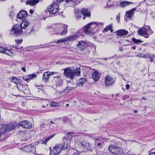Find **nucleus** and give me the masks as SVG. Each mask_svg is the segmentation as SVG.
<instances>
[{"mask_svg":"<svg viewBox=\"0 0 155 155\" xmlns=\"http://www.w3.org/2000/svg\"><path fill=\"white\" fill-rule=\"evenodd\" d=\"M132 48H133L134 50H135L136 48V46H134L133 47H132Z\"/></svg>","mask_w":155,"mask_h":155,"instance_id":"338daca9","label":"nucleus"},{"mask_svg":"<svg viewBox=\"0 0 155 155\" xmlns=\"http://www.w3.org/2000/svg\"><path fill=\"white\" fill-rule=\"evenodd\" d=\"M19 124L25 129H31L32 127L31 124L28 120L21 121L19 122Z\"/></svg>","mask_w":155,"mask_h":155,"instance_id":"6e6552de","label":"nucleus"},{"mask_svg":"<svg viewBox=\"0 0 155 155\" xmlns=\"http://www.w3.org/2000/svg\"><path fill=\"white\" fill-rule=\"evenodd\" d=\"M142 100H146V98L145 97H143L142 98Z\"/></svg>","mask_w":155,"mask_h":155,"instance_id":"0e129e2a","label":"nucleus"},{"mask_svg":"<svg viewBox=\"0 0 155 155\" xmlns=\"http://www.w3.org/2000/svg\"><path fill=\"white\" fill-rule=\"evenodd\" d=\"M48 9L51 14H55L59 10L58 4L56 3L51 4L48 7Z\"/></svg>","mask_w":155,"mask_h":155,"instance_id":"20e7f679","label":"nucleus"},{"mask_svg":"<svg viewBox=\"0 0 155 155\" xmlns=\"http://www.w3.org/2000/svg\"><path fill=\"white\" fill-rule=\"evenodd\" d=\"M137 56L143 58H151V57L149 54H144L141 53H138L137 55Z\"/></svg>","mask_w":155,"mask_h":155,"instance_id":"c85d7f7f","label":"nucleus"},{"mask_svg":"<svg viewBox=\"0 0 155 155\" xmlns=\"http://www.w3.org/2000/svg\"><path fill=\"white\" fill-rule=\"evenodd\" d=\"M66 41V40H65V38H61V39L58 40L56 42V43L57 44H59L60 43H64Z\"/></svg>","mask_w":155,"mask_h":155,"instance_id":"c9c22d12","label":"nucleus"},{"mask_svg":"<svg viewBox=\"0 0 155 155\" xmlns=\"http://www.w3.org/2000/svg\"><path fill=\"white\" fill-rule=\"evenodd\" d=\"M48 73L50 76L51 75H53L54 74H57L58 73L56 72H51L48 71Z\"/></svg>","mask_w":155,"mask_h":155,"instance_id":"603ef678","label":"nucleus"},{"mask_svg":"<svg viewBox=\"0 0 155 155\" xmlns=\"http://www.w3.org/2000/svg\"><path fill=\"white\" fill-rule=\"evenodd\" d=\"M29 13L31 14H33L34 12V11L32 9H31L29 10Z\"/></svg>","mask_w":155,"mask_h":155,"instance_id":"4d7b16f0","label":"nucleus"},{"mask_svg":"<svg viewBox=\"0 0 155 155\" xmlns=\"http://www.w3.org/2000/svg\"><path fill=\"white\" fill-rule=\"evenodd\" d=\"M55 46V45H52L51 44H49L48 45V46H46L45 47L46 48H49V47H51V46Z\"/></svg>","mask_w":155,"mask_h":155,"instance_id":"bf43d9fd","label":"nucleus"},{"mask_svg":"<svg viewBox=\"0 0 155 155\" xmlns=\"http://www.w3.org/2000/svg\"><path fill=\"white\" fill-rule=\"evenodd\" d=\"M109 150L112 153L117 154L122 152L121 148L117 147L113 145L110 146L108 148Z\"/></svg>","mask_w":155,"mask_h":155,"instance_id":"423d86ee","label":"nucleus"},{"mask_svg":"<svg viewBox=\"0 0 155 155\" xmlns=\"http://www.w3.org/2000/svg\"><path fill=\"white\" fill-rule=\"evenodd\" d=\"M116 32L117 35L120 37L125 36L128 35L129 33L128 31L124 29L118 30Z\"/></svg>","mask_w":155,"mask_h":155,"instance_id":"4468645a","label":"nucleus"},{"mask_svg":"<svg viewBox=\"0 0 155 155\" xmlns=\"http://www.w3.org/2000/svg\"><path fill=\"white\" fill-rule=\"evenodd\" d=\"M88 25H89V26H90L93 30L94 28H95L97 25H99L100 26H102L103 25V24L101 23L95 22L89 23Z\"/></svg>","mask_w":155,"mask_h":155,"instance_id":"dca6fc26","label":"nucleus"},{"mask_svg":"<svg viewBox=\"0 0 155 155\" xmlns=\"http://www.w3.org/2000/svg\"><path fill=\"white\" fill-rule=\"evenodd\" d=\"M71 150L73 152L74 155H79V152L75 150L71 149Z\"/></svg>","mask_w":155,"mask_h":155,"instance_id":"ea45409f","label":"nucleus"},{"mask_svg":"<svg viewBox=\"0 0 155 155\" xmlns=\"http://www.w3.org/2000/svg\"><path fill=\"white\" fill-rule=\"evenodd\" d=\"M39 2V0H27L26 4L31 6H34Z\"/></svg>","mask_w":155,"mask_h":155,"instance_id":"aec40b11","label":"nucleus"},{"mask_svg":"<svg viewBox=\"0 0 155 155\" xmlns=\"http://www.w3.org/2000/svg\"><path fill=\"white\" fill-rule=\"evenodd\" d=\"M35 86L36 87H37L38 86H39V87H43V85L42 84H41L40 86H39V85H35Z\"/></svg>","mask_w":155,"mask_h":155,"instance_id":"69168bd1","label":"nucleus"},{"mask_svg":"<svg viewBox=\"0 0 155 155\" xmlns=\"http://www.w3.org/2000/svg\"><path fill=\"white\" fill-rule=\"evenodd\" d=\"M87 44L85 42L81 41H79L77 46L80 51H82L85 50L87 46Z\"/></svg>","mask_w":155,"mask_h":155,"instance_id":"9b49d317","label":"nucleus"},{"mask_svg":"<svg viewBox=\"0 0 155 155\" xmlns=\"http://www.w3.org/2000/svg\"><path fill=\"white\" fill-rule=\"evenodd\" d=\"M23 32V31L20 25L16 24L13 25L11 30V33L16 36L21 35Z\"/></svg>","mask_w":155,"mask_h":155,"instance_id":"7ed1b4c3","label":"nucleus"},{"mask_svg":"<svg viewBox=\"0 0 155 155\" xmlns=\"http://www.w3.org/2000/svg\"><path fill=\"white\" fill-rule=\"evenodd\" d=\"M126 87L127 89H129L130 87V85L129 84H127L126 85Z\"/></svg>","mask_w":155,"mask_h":155,"instance_id":"6e6d98bb","label":"nucleus"},{"mask_svg":"<svg viewBox=\"0 0 155 155\" xmlns=\"http://www.w3.org/2000/svg\"><path fill=\"white\" fill-rule=\"evenodd\" d=\"M64 74L68 78L73 79L74 78V72L73 70L70 68H67L64 69Z\"/></svg>","mask_w":155,"mask_h":155,"instance_id":"39448f33","label":"nucleus"},{"mask_svg":"<svg viewBox=\"0 0 155 155\" xmlns=\"http://www.w3.org/2000/svg\"><path fill=\"white\" fill-rule=\"evenodd\" d=\"M92 78L94 81H97L99 78L98 72L96 71H94L92 73Z\"/></svg>","mask_w":155,"mask_h":155,"instance_id":"a211bd4d","label":"nucleus"},{"mask_svg":"<svg viewBox=\"0 0 155 155\" xmlns=\"http://www.w3.org/2000/svg\"><path fill=\"white\" fill-rule=\"evenodd\" d=\"M29 25V23L28 21L26 20H23L20 26L22 29H25Z\"/></svg>","mask_w":155,"mask_h":155,"instance_id":"b1692460","label":"nucleus"},{"mask_svg":"<svg viewBox=\"0 0 155 155\" xmlns=\"http://www.w3.org/2000/svg\"><path fill=\"white\" fill-rule=\"evenodd\" d=\"M54 34H58L63 35H66L68 32V26L63 24H55L53 25Z\"/></svg>","mask_w":155,"mask_h":155,"instance_id":"f257e3e1","label":"nucleus"},{"mask_svg":"<svg viewBox=\"0 0 155 155\" xmlns=\"http://www.w3.org/2000/svg\"><path fill=\"white\" fill-rule=\"evenodd\" d=\"M115 80L109 75H106L105 78L106 85L107 86L111 85L114 83Z\"/></svg>","mask_w":155,"mask_h":155,"instance_id":"1a4fd4ad","label":"nucleus"},{"mask_svg":"<svg viewBox=\"0 0 155 155\" xmlns=\"http://www.w3.org/2000/svg\"><path fill=\"white\" fill-rule=\"evenodd\" d=\"M76 136L75 134L73 132H69L67 134V137L68 140H71L72 137Z\"/></svg>","mask_w":155,"mask_h":155,"instance_id":"c756f323","label":"nucleus"},{"mask_svg":"<svg viewBox=\"0 0 155 155\" xmlns=\"http://www.w3.org/2000/svg\"><path fill=\"white\" fill-rule=\"evenodd\" d=\"M3 53L5 54L6 55L11 57H13L14 56V53L11 50L7 49H5Z\"/></svg>","mask_w":155,"mask_h":155,"instance_id":"a878e982","label":"nucleus"},{"mask_svg":"<svg viewBox=\"0 0 155 155\" xmlns=\"http://www.w3.org/2000/svg\"><path fill=\"white\" fill-rule=\"evenodd\" d=\"M150 62H152L153 61V59L152 58H151L150 59Z\"/></svg>","mask_w":155,"mask_h":155,"instance_id":"774afa93","label":"nucleus"},{"mask_svg":"<svg viewBox=\"0 0 155 155\" xmlns=\"http://www.w3.org/2000/svg\"><path fill=\"white\" fill-rule=\"evenodd\" d=\"M120 14L119 13L116 16V19L117 21V22L119 23L120 22Z\"/></svg>","mask_w":155,"mask_h":155,"instance_id":"a18cd8bd","label":"nucleus"},{"mask_svg":"<svg viewBox=\"0 0 155 155\" xmlns=\"http://www.w3.org/2000/svg\"><path fill=\"white\" fill-rule=\"evenodd\" d=\"M149 155H155V152L151 153Z\"/></svg>","mask_w":155,"mask_h":155,"instance_id":"680f3d73","label":"nucleus"},{"mask_svg":"<svg viewBox=\"0 0 155 155\" xmlns=\"http://www.w3.org/2000/svg\"><path fill=\"white\" fill-rule=\"evenodd\" d=\"M132 40L136 44L142 43L143 42V41H141L140 39H137L134 38H132Z\"/></svg>","mask_w":155,"mask_h":155,"instance_id":"f704fd0d","label":"nucleus"},{"mask_svg":"<svg viewBox=\"0 0 155 155\" xmlns=\"http://www.w3.org/2000/svg\"><path fill=\"white\" fill-rule=\"evenodd\" d=\"M36 76V75L35 74H30L28 76V77L29 78L30 80L32 79L33 78H35Z\"/></svg>","mask_w":155,"mask_h":155,"instance_id":"58836bf2","label":"nucleus"},{"mask_svg":"<svg viewBox=\"0 0 155 155\" xmlns=\"http://www.w3.org/2000/svg\"><path fill=\"white\" fill-rule=\"evenodd\" d=\"M84 32L87 35H93L94 33L92 29L88 24L84 27Z\"/></svg>","mask_w":155,"mask_h":155,"instance_id":"ddd939ff","label":"nucleus"},{"mask_svg":"<svg viewBox=\"0 0 155 155\" xmlns=\"http://www.w3.org/2000/svg\"><path fill=\"white\" fill-rule=\"evenodd\" d=\"M9 129L10 130H13L15 129V127L14 125H12L10 124V125L9 126Z\"/></svg>","mask_w":155,"mask_h":155,"instance_id":"09e8293b","label":"nucleus"},{"mask_svg":"<svg viewBox=\"0 0 155 155\" xmlns=\"http://www.w3.org/2000/svg\"><path fill=\"white\" fill-rule=\"evenodd\" d=\"M23 79L24 81H26L27 82H28L30 80V79L29 78H26L25 77H24L23 78Z\"/></svg>","mask_w":155,"mask_h":155,"instance_id":"8fccbe9b","label":"nucleus"},{"mask_svg":"<svg viewBox=\"0 0 155 155\" xmlns=\"http://www.w3.org/2000/svg\"><path fill=\"white\" fill-rule=\"evenodd\" d=\"M60 75H58L56 77H54V78H59L60 77Z\"/></svg>","mask_w":155,"mask_h":155,"instance_id":"e2e57ef3","label":"nucleus"},{"mask_svg":"<svg viewBox=\"0 0 155 155\" xmlns=\"http://www.w3.org/2000/svg\"><path fill=\"white\" fill-rule=\"evenodd\" d=\"M68 142H64L63 145H61L62 150H65L68 147Z\"/></svg>","mask_w":155,"mask_h":155,"instance_id":"2f4dec72","label":"nucleus"},{"mask_svg":"<svg viewBox=\"0 0 155 155\" xmlns=\"http://www.w3.org/2000/svg\"><path fill=\"white\" fill-rule=\"evenodd\" d=\"M86 81L85 78H80L77 81L76 84L79 86H81Z\"/></svg>","mask_w":155,"mask_h":155,"instance_id":"5701e85b","label":"nucleus"},{"mask_svg":"<svg viewBox=\"0 0 155 155\" xmlns=\"http://www.w3.org/2000/svg\"><path fill=\"white\" fill-rule=\"evenodd\" d=\"M153 32L149 26L143 27L139 29L138 31V33L139 35L146 38H149V35L152 34Z\"/></svg>","mask_w":155,"mask_h":155,"instance_id":"f03ea898","label":"nucleus"},{"mask_svg":"<svg viewBox=\"0 0 155 155\" xmlns=\"http://www.w3.org/2000/svg\"><path fill=\"white\" fill-rule=\"evenodd\" d=\"M54 134H53L51 135L50 137L46 138L44 141V143L46 144L47 142H48L49 140H50L51 138H52L54 136Z\"/></svg>","mask_w":155,"mask_h":155,"instance_id":"e433bc0d","label":"nucleus"},{"mask_svg":"<svg viewBox=\"0 0 155 155\" xmlns=\"http://www.w3.org/2000/svg\"><path fill=\"white\" fill-rule=\"evenodd\" d=\"M5 48L2 47L0 46V53H3L5 50Z\"/></svg>","mask_w":155,"mask_h":155,"instance_id":"de8ad7c7","label":"nucleus"},{"mask_svg":"<svg viewBox=\"0 0 155 155\" xmlns=\"http://www.w3.org/2000/svg\"><path fill=\"white\" fill-rule=\"evenodd\" d=\"M63 83V81L62 79H58L56 81V85L58 87L61 86Z\"/></svg>","mask_w":155,"mask_h":155,"instance_id":"473e14b6","label":"nucleus"},{"mask_svg":"<svg viewBox=\"0 0 155 155\" xmlns=\"http://www.w3.org/2000/svg\"><path fill=\"white\" fill-rule=\"evenodd\" d=\"M15 41L16 42V43L17 44H20L21 43L22 41V39H15Z\"/></svg>","mask_w":155,"mask_h":155,"instance_id":"c03bdc74","label":"nucleus"},{"mask_svg":"<svg viewBox=\"0 0 155 155\" xmlns=\"http://www.w3.org/2000/svg\"><path fill=\"white\" fill-rule=\"evenodd\" d=\"M63 140L64 142H69V140H68V138L67 139V138L65 137H64L63 138Z\"/></svg>","mask_w":155,"mask_h":155,"instance_id":"49530a36","label":"nucleus"},{"mask_svg":"<svg viewBox=\"0 0 155 155\" xmlns=\"http://www.w3.org/2000/svg\"><path fill=\"white\" fill-rule=\"evenodd\" d=\"M25 147L26 148H28L30 149L31 152L33 153H35L33 151H32V150H35V148L34 147H31L30 146H26Z\"/></svg>","mask_w":155,"mask_h":155,"instance_id":"a19ab883","label":"nucleus"},{"mask_svg":"<svg viewBox=\"0 0 155 155\" xmlns=\"http://www.w3.org/2000/svg\"><path fill=\"white\" fill-rule=\"evenodd\" d=\"M74 77L75 75L80 76L81 74V70L80 68H77L74 70Z\"/></svg>","mask_w":155,"mask_h":155,"instance_id":"7c9ffc66","label":"nucleus"},{"mask_svg":"<svg viewBox=\"0 0 155 155\" xmlns=\"http://www.w3.org/2000/svg\"><path fill=\"white\" fill-rule=\"evenodd\" d=\"M79 143L80 146L84 150V151H87L88 150H90L91 145L89 143L86 141L83 140L80 142Z\"/></svg>","mask_w":155,"mask_h":155,"instance_id":"0eeeda50","label":"nucleus"},{"mask_svg":"<svg viewBox=\"0 0 155 155\" xmlns=\"http://www.w3.org/2000/svg\"><path fill=\"white\" fill-rule=\"evenodd\" d=\"M50 77L48 71L45 72L43 74V81L45 82H47L49 80Z\"/></svg>","mask_w":155,"mask_h":155,"instance_id":"4be33fe9","label":"nucleus"},{"mask_svg":"<svg viewBox=\"0 0 155 155\" xmlns=\"http://www.w3.org/2000/svg\"><path fill=\"white\" fill-rule=\"evenodd\" d=\"M61 150V145H57L53 148L52 152L54 155H57L60 153Z\"/></svg>","mask_w":155,"mask_h":155,"instance_id":"9d476101","label":"nucleus"},{"mask_svg":"<svg viewBox=\"0 0 155 155\" xmlns=\"http://www.w3.org/2000/svg\"><path fill=\"white\" fill-rule=\"evenodd\" d=\"M65 1L66 3H70L72 2V0H57V1L58 2H61Z\"/></svg>","mask_w":155,"mask_h":155,"instance_id":"37998d69","label":"nucleus"},{"mask_svg":"<svg viewBox=\"0 0 155 155\" xmlns=\"http://www.w3.org/2000/svg\"><path fill=\"white\" fill-rule=\"evenodd\" d=\"M74 88V87H69V86H68L66 87V88H65V91H66L67 92H68V91H70V90H72L73 88Z\"/></svg>","mask_w":155,"mask_h":155,"instance_id":"79ce46f5","label":"nucleus"},{"mask_svg":"<svg viewBox=\"0 0 155 155\" xmlns=\"http://www.w3.org/2000/svg\"><path fill=\"white\" fill-rule=\"evenodd\" d=\"M27 16V12L25 11L20 12L17 15V17L19 19H25Z\"/></svg>","mask_w":155,"mask_h":155,"instance_id":"f8f14e48","label":"nucleus"},{"mask_svg":"<svg viewBox=\"0 0 155 155\" xmlns=\"http://www.w3.org/2000/svg\"><path fill=\"white\" fill-rule=\"evenodd\" d=\"M17 88L19 90L21 91H23L27 89V86L25 85L20 84L17 86Z\"/></svg>","mask_w":155,"mask_h":155,"instance_id":"cd10ccee","label":"nucleus"},{"mask_svg":"<svg viewBox=\"0 0 155 155\" xmlns=\"http://www.w3.org/2000/svg\"><path fill=\"white\" fill-rule=\"evenodd\" d=\"M46 126V125L44 123H42L40 124V127H41L45 128V127Z\"/></svg>","mask_w":155,"mask_h":155,"instance_id":"3c124183","label":"nucleus"},{"mask_svg":"<svg viewBox=\"0 0 155 155\" xmlns=\"http://www.w3.org/2000/svg\"><path fill=\"white\" fill-rule=\"evenodd\" d=\"M75 15L77 17V18L78 19L79 18H80L81 17V14L79 15L78 12H76Z\"/></svg>","mask_w":155,"mask_h":155,"instance_id":"864d4df0","label":"nucleus"},{"mask_svg":"<svg viewBox=\"0 0 155 155\" xmlns=\"http://www.w3.org/2000/svg\"><path fill=\"white\" fill-rule=\"evenodd\" d=\"M136 10L135 8H133L130 10L126 12L125 18H131L134 15V12Z\"/></svg>","mask_w":155,"mask_h":155,"instance_id":"2eb2a0df","label":"nucleus"},{"mask_svg":"<svg viewBox=\"0 0 155 155\" xmlns=\"http://www.w3.org/2000/svg\"><path fill=\"white\" fill-rule=\"evenodd\" d=\"M78 37L77 35H70L65 37L66 41H73L76 40Z\"/></svg>","mask_w":155,"mask_h":155,"instance_id":"f3484780","label":"nucleus"},{"mask_svg":"<svg viewBox=\"0 0 155 155\" xmlns=\"http://www.w3.org/2000/svg\"><path fill=\"white\" fill-rule=\"evenodd\" d=\"M132 3L131 2L123 1L120 2V6L122 8H124Z\"/></svg>","mask_w":155,"mask_h":155,"instance_id":"bb28decb","label":"nucleus"},{"mask_svg":"<svg viewBox=\"0 0 155 155\" xmlns=\"http://www.w3.org/2000/svg\"><path fill=\"white\" fill-rule=\"evenodd\" d=\"M111 26H107L102 31L103 33H105L111 28Z\"/></svg>","mask_w":155,"mask_h":155,"instance_id":"4c0bfd02","label":"nucleus"},{"mask_svg":"<svg viewBox=\"0 0 155 155\" xmlns=\"http://www.w3.org/2000/svg\"><path fill=\"white\" fill-rule=\"evenodd\" d=\"M129 98V97L128 96H124L123 97V100H126Z\"/></svg>","mask_w":155,"mask_h":155,"instance_id":"5fc2aeb1","label":"nucleus"},{"mask_svg":"<svg viewBox=\"0 0 155 155\" xmlns=\"http://www.w3.org/2000/svg\"><path fill=\"white\" fill-rule=\"evenodd\" d=\"M81 12L82 14L84 16L89 17L91 16V13L86 8H83L81 9Z\"/></svg>","mask_w":155,"mask_h":155,"instance_id":"412c9836","label":"nucleus"},{"mask_svg":"<svg viewBox=\"0 0 155 155\" xmlns=\"http://www.w3.org/2000/svg\"><path fill=\"white\" fill-rule=\"evenodd\" d=\"M50 105L51 107H53L60 106L58 103L54 101H51L50 104Z\"/></svg>","mask_w":155,"mask_h":155,"instance_id":"72a5a7b5","label":"nucleus"},{"mask_svg":"<svg viewBox=\"0 0 155 155\" xmlns=\"http://www.w3.org/2000/svg\"><path fill=\"white\" fill-rule=\"evenodd\" d=\"M12 47L15 48H16L17 49H20V48H19V47H18L17 46H15V45H14L13 46H12Z\"/></svg>","mask_w":155,"mask_h":155,"instance_id":"052dcab7","label":"nucleus"},{"mask_svg":"<svg viewBox=\"0 0 155 155\" xmlns=\"http://www.w3.org/2000/svg\"><path fill=\"white\" fill-rule=\"evenodd\" d=\"M10 79L11 80L12 82L16 84H19L21 82L20 79L13 76L10 77Z\"/></svg>","mask_w":155,"mask_h":155,"instance_id":"393cba45","label":"nucleus"},{"mask_svg":"<svg viewBox=\"0 0 155 155\" xmlns=\"http://www.w3.org/2000/svg\"><path fill=\"white\" fill-rule=\"evenodd\" d=\"M95 145L97 147L101 148L102 147L103 142L101 140H99L98 138H96L94 140Z\"/></svg>","mask_w":155,"mask_h":155,"instance_id":"6ab92c4d","label":"nucleus"},{"mask_svg":"<svg viewBox=\"0 0 155 155\" xmlns=\"http://www.w3.org/2000/svg\"><path fill=\"white\" fill-rule=\"evenodd\" d=\"M21 69L22 71H24V72H26V69H25V68L24 67H22L21 68Z\"/></svg>","mask_w":155,"mask_h":155,"instance_id":"13d9d810","label":"nucleus"}]
</instances>
